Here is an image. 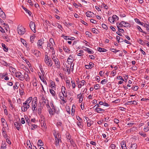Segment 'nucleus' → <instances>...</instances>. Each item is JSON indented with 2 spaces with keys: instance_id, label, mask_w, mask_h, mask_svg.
<instances>
[{
  "instance_id": "1",
  "label": "nucleus",
  "mask_w": 149,
  "mask_h": 149,
  "mask_svg": "<svg viewBox=\"0 0 149 149\" xmlns=\"http://www.w3.org/2000/svg\"><path fill=\"white\" fill-rule=\"evenodd\" d=\"M45 63L49 67H51L53 63L50 58H49L47 56V53H46L45 56Z\"/></svg>"
},
{
  "instance_id": "2",
  "label": "nucleus",
  "mask_w": 149,
  "mask_h": 149,
  "mask_svg": "<svg viewBox=\"0 0 149 149\" xmlns=\"http://www.w3.org/2000/svg\"><path fill=\"white\" fill-rule=\"evenodd\" d=\"M17 30L18 34L21 35H23L26 32L25 29L20 25L18 26Z\"/></svg>"
},
{
  "instance_id": "3",
  "label": "nucleus",
  "mask_w": 149,
  "mask_h": 149,
  "mask_svg": "<svg viewBox=\"0 0 149 149\" xmlns=\"http://www.w3.org/2000/svg\"><path fill=\"white\" fill-rule=\"evenodd\" d=\"M15 76L17 78L21 81H24L23 75L20 72H17L15 73Z\"/></svg>"
},
{
  "instance_id": "4",
  "label": "nucleus",
  "mask_w": 149,
  "mask_h": 149,
  "mask_svg": "<svg viewBox=\"0 0 149 149\" xmlns=\"http://www.w3.org/2000/svg\"><path fill=\"white\" fill-rule=\"evenodd\" d=\"M30 105L28 104L25 102L23 103V105L21 107L22 111L23 112H25L27 111V109L29 108Z\"/></svg>"
},
{
  "instance_id": "5",
  "label": "nucleus",
  "mask_w": 149,
  "mask_h": 149,
  "mask_svg": "<svg viewBox=\"0 0 149 149\" xmlns=\"http://www.w3.org/2000/svg\"><path fill=\"white\" fill-rule=\"evenodd\" d=\"M29 26L31 30L34 33H35L36 32V30L35 29V23L31 21L30 22Z\"/></svg>"
},
{
  "instance_id": "6",
  "label": "nucleus",
  "mask_w": 149,
  "mask_h": 149,
  "mask_svg": "<svg viewBox=\"0 0 149 149\" xmlns=\"http://www.w3.org/2000/svg\"><path fill=\"white\" fill-rule=\"evenodd\" d=\"M32 53L37 57L41 55L40 52L39 51L36 50H32Z\"/></svg>"
},
{
  "instance_id": "7",
  "label": "nucleus",
  "mask_w": 149,
  "mask_h": 149,
  "mask_svg": "<svg viewBox=\"0 0 149 149\" xmlns=\"http://www.w3.org/2000/svg\"><path fill=\"white\" fill-rule=\"evenodd\" d=\"M37 101H35L33 103V101L32 102V110L33 111H35L37 110Z\"/></svg>"
},
{
  "instance_id": "8",
  "label": "nucleus",
  "mask_w": 149,
  "mask_h": 149,
  "mask_svg": "<svg viewBox=\"0 0 149 149\" xmlns=\"http://www.w3.org/2000/svg\"><path fill=\"white\" fill-rule=\"evenodd\" d=\"M73 58L72 55H70L69 56L67 60V61L68 62V64H70L73 62Z\"/></svg>"
},
{
  "instance_id": "9",
  "label": "nucleus",
  "mask_w": 149,
  "mask_h": 149,
  "mask_svg": "<svg viewBox=\"0 0 149 149\" xmlns=\"http://www.w3.org/2000/svg\"><path fill=\"white\" fill-rule=\"evenodd\" d=\"M43 43L44 40L42 39H40L38 40L37 43V45L38 46H39V48H42V45Z\"/></svg>"
},
{
  "instance_id": "10",
  "label": "nucleus",
  "mask_w": 149,
  "mask_h": 149,
  "mask_svg": "<svg viewBox=\"0 0 149 149\" xmlns=\"http://www.w3.org/2000/svg\"><path fill=\"white\" fill-rule=\"evenodd\" d=\"M94 64L92 62H90L88 65H85V67L87 69H90L94 67Z\"/></svg>"
},
{
  "instance_id": "11",
  "label": "nucleus",
  "mask_w": 149,
  "mask_h": 149,
  "mask_svg": "<svg viewBox=\"0 0 149 149\" xmlns=\"http://www.w3.org/2000/svg\"><path fill=\"white\" fill-rule=\"evenodd\" d=\"M94 14L93 13L90 11H88L86 13V15L87 17H94Z\"/></svg>"
},
{
  "instance_id": "12",
  "label": "nucleus",
  "mask_w": 149,
  "mask_h": 149,
  "mask_svg": "<svg viewBox=\"0 0 149 149\" xmlns=\"http://www.w3.org/2000/svg\"><path fill=\"white\" fill-rule=\"evenodd\" d=\"M28 72H26L24 73V75L23 76L24 79H25L26 81L29 80V77L28 74Z\"/></svg>"
},
{
  "instance_id": "13",
  "label": "nucleus",
  "mask_w": 149,
  "mask_h": 149,
  "mask_svg": "<svg viewBox=\"0 0 149 149\" xmlns=\"http://www.w3.org/2000/svg\"><path fill=\"white\" fill-rule=\"evenodd\" d=\"M55 62V65L56 66V68L58 69H59L60 68V63L59 61V60H58L55 61H54Z\"/></svg>"
},
{
  "instance_id": "14",
  "label": "nucleus",
  "mask_w": 149,
  "mask_h": 149,
  "mask_svg": "<svg viewBox=\"0 0 149 149\" xmlns=\"http://www.w3.org/2000/svg\"><path fill=\"white\" fill-rule=\"evenodd\" d=\"M137 102L135 101H128L126 103H125V104H134L135 105H136L137 104Z\"/></svg>"
},
{
  "instance_id": "15",
  "label": "nucleus",
  "mask_w": 149,
  "mask_h": 149,
  "mask_svg": "<svg viewBox=\"0 0 149 149\" xmlns=\"http://www.w3.org/2000/svg\"><path fill=\"white\" fill-rule=\"evenodd\" d=\"M121 146L123 149H127L125 142L122 141L121 143Z\"/></svg>"
},
{
  "instance_id": "16",
  "label": "nucleus",
  "mask_w": 149,
  "mask_h": 149,
  "mask_svg": "<svg viewBox=\"0 0 149 149\" xmlns=\"http://www.w3.org/2000/svg\"><path fill=\"white\" fill-rule=\"evenodd\" d=\"M20 125L21 124L20 123H18L17 122H15L14 123L15 127L18 130H19Z\"/></svg>"
},
{
  "instance_id": "17",
  "label": "nucleus",
  "mask_w": 149,
  "mask_h": 149,
  "mask_svg": "<svg viewBox=\"0 0 149 149\" xmlns=\"http://www.w3.org/2000/svg\"><path fill=\"white\" fill-rule=\"evenodd\" d=\"M97 51L101 52H106L107 51V50L106 49L100 47H97Z\"/></svg>"
},
{
  "instance_id": "18",
  "label": "nucleus",
  "mask_w": 149,
  "mask_h": 149,
  "mask_svg": "<svg viewBox=\"0 0 149 149\" xmlns=\"http://www.w3.org/2000/svg\"><path fill=\"white\" fill-rule=\"evenodd\" d=\"M95 110H96V111L97 113H101L102 112H103L104 111V109H103L102 108H99V107L97 108H95Z\"/></svg>"
},
{
  "instance_id": "19",
  "label": "nucleus",
  "mask_w": 149,
  "mask_h": 149,
  "mask_svg": "<svg viewBox=\"0 0 149 149\" xmlns=\"http://www.w3.org/2000/svg\"><path fill=\"white\" fill-rule=\"evenodd\" d=\"M59 141L61 142V141L60 139H59L58 138L55 139V144L56 146H58L59 145Z\"/></svg>"
},
{
  "instance_id": "20",
  "label": "nucleus",
  "mask_w": 149,
  "mask_h": 149,
  "mask_svg": "<svg viewBox=\"0 0 149 149\" xmlns=\"http://www.w3.org/2000/svg\"><path fill=\"white\" fill-rule=\"evenodd\" d=\"M137 41L139 43L143 45H144L145 44V41H144L140 39H138Z\"/></svg>"
},
{
  "instance_id": "21",
  "label": "nucleus",
  "mask_w": 149,
  "mask_h": 149,
  "mask_svg": "<svg viewBox=\"0 0 149 149\" xmlns=\"http://www.w3.org/2000/svg\"><path fill=\"white\" fill-rule=\"evenodd\" d=\"M22 8L26 12V13H27L30 16H31V12L28 10L27 9L25 8L23 6H22Z\"/></svg>"
},
{
  "instance_id": "22",
  "label": "nucleus",
  "mask_w": 149,
  "mask_h": 149,
  "mask_svg": "<svg viewBox=\"0 0 149 149\" xmlns=\"http://www.w3.org/2000/svg\"><path fill=\"white\" fill-rule=\"evenodd\" d=\"M2 46L4 51L6 52H7L8 50V48L6 45L2 43Z\"/></svg>"
},
{
  "instance_id": "23",
  "label": "nucleus",
  "mask_w": 149,
  "mask_h": 149,
  "mask_svg": "<svg viewBox=\"0 0 149 149\" xmlns=\"http://www.w3.org/2000/svg\"><path fill=\"white\" fill-rule=\"evenodd\" d=\"M32 100V97H29L24 102L28 104H29L31 102Z\"/></svg>"
},
{
  "instance_id": "24",
  "label": "nucleus",
  "mask_w": 149,
  "mask_h": 149,
  "mask_svg": "<svg viewBox=\"0 0 149 149\" xmlns=\"http://www.w3.org/2000/svg\"><path fill=\"white\" fill-rule=\"evenodd\" d=\"M122 22L123 23V26L125 27H130V24L124 21H122Z\"/></svg>"
},
{
  "instance_id": "25",
  "label": "nucleus",
  "mask_w": 149,
  "mask_h": 149,
  "mask_svg": "<svg viewBox=\"0 0 149 149\" xmlns=\"http://www.w3.org/2000/svg\"><path fill=\"white\" fill-rule=\"evenodd\" d=\"M0 15L3 18H5V14L2 10L0 11Z\"/></svg>"
},
{
  "instance_id": "26",
  "label": "nucleus",
  "mask_w": 149,
  "mask_h": 149,
  "mask_svg": "<svg viewBox=\"0 0 149 149\" xmlns=\"http://www.w3.org/2000/svg\"><path fill=\"white\" fill-rule=\"evenodd\" d=\"M137 148V144L136 143L132 144L130 149H136Z\"/></svg>"
},
{
  "instance_id": "27",
  "label": "nucleus",
  "mask_w": 149,
  "mask_h": 149,
  "mask_svg": "<svg viewBox=\"0 0 149 149\" xmlns=\"http://www.w3.org/2000/svg\"><path fill=\"white\" fill-rule=\"evenodd\" d=\"M81 82L82 84H79L78 85V87L79 88H80L82 86H84V83L86 82L84 80H82L81 81Z\"/></svg>"
},
{
  "instance_id": "28",
  "label": "nucleus",
  "mask_w": 149,
  "mask_h": 149,
  "mask_svg": "<svg viewBox=\"0 0 149 149\" xmlns=\"http://www.w3.org/2000/svg\"><path fill=\"white\" fill-rule=\"evenodd\" d=\"M54 135L55 137V139L58 138L59 139L60 137H59L60 135L58 133H57L56 132H55L54 133Z\"/></svg>"
},
{
  "instance_id": "29",
  "label": "nucleus",
  "mask_w": 149,
  "mask_h": 149,
  "mask_svg": "<svg viewBox=\"0 0 149 149\" xmlns=\"http://www.w3.org/2000/svg\"><path fill=\"white\" fill-rule=\"evenodd\" d=\"M41 125L42 128H44L45 127L46 123H45L44 120H42L41 122Z\"/></svg>"
},
{
  "instance_id": "30",
  "label": "nucleus",
  "mask_w": 149,
  "mask_h": 149,
  "mask_svg": "<svg viewBox=\"0 0 149 149\" xmlns=\"http://www.w3.org/2000/svg\"><path fill=\"white\" fill-rule=\"evenodd\" d=\"M116 24L118 28H121L123 26V23L122 22L119 23H117Z\"/></svg>"
},
{
  "instance_id": "31",
  "label": "nucleus",
  "mask_w": 149,
  "mask_h": 149,
  "mask_svg": "<svg viewBox=\"0 0 149 149\" xmlns=\"http://www.w3.org/2000/svg\"><path fill=\"white\" fill-rule=\"evenodd\" d=\"M38 145L39 146H42L43 145V143L41 140H39L38 142Z\"/></svg>"
},
{
  "instance_id": "32",
  "label": "nucleus",
  "mask_w": 149,
  "mask_h": 149,
  "mask_svg": "<svg viewBox=\"0 0 149 149\" xmlns=\"http://www.w3.org/2000/svg\"><path fill=\"white\" fill-rule=\"evenodd\" d=\"M10 68V70L12 71V72L13 74L15 73H15L17 72H16V69L12 67H11Z\"/></svg>"
},
{
  "instance_id": "33",
  "label": "nucleus",
  "mask_w": 149,
  "mask_h": 149,
  "mask_svg": "<svg viewBox=\"0 0 149 149\" xmlns=\"http://www.w3.org/2000/svg\"><path fill=\"white\" fill-rule=\"evenodd\" d=\"M41 100L42 101V102L43 105L46 104V103L47 102H46V99L45 98H44L43 96L41 98Z\"/></svg>"
},
{
  "instance_id": "34",
  "label": "nucleus",
  "mask_w": 149,
  "mask_h": 149,
  "mask_svg": "<svg viewBox=\"0 0 149 149\" xmlns=\"http://www.w3.org/2000/svg\"><path fill=\"white\" fill-rule=\"evenodd\" d=\"M108 20L112 24H114V20L113 19L112 17H110L108 19Z\"/></svg>"
},
{
  "instance_id": "35",
  "label": "nucleus",
  "mask_w": 149,
  "mask_h": 149,
  "mask_svg": "<svg viewBox=\"0 0 149 149\" xmlns=\"http://www.w3.org/2000/svg\"><path fill=\"white\" fill-rule=\"evenodd\" d=\"M87 49L85 51H86L88 53L90 54H92L94 53L93 51L92 50H90L89 49L86 48Z\"/></svg>"
},
{
  "instance_id": "36",
  "label": "nucleus",
  "mask_w": 149,
  "mask_h": 149,
  "mask_svg": "<svg viewBox=\"0 0 149 149\" xmlns=\"http://www.w3.org/2000/svg\"><path fill=\"white\" fill-rule=\"evenodd\" d=\"M66 86L70 88V80H66Z\"/></svg>"
},
{
  "instance_id": "37",
  "label": "nucleus",
  "mask_w": 149,
  "mask_h": 149,
  "mask_svg": "<svg viewBox=\"0 0 149 149\" xmlns=\"http://www.w3.org/2000/svg\"><path fill=\"white\" fill-rule=\"evenodd\" d=\"M50 92L52 94L53 96H54L55 95V91L52 89H50Z\"/></svg>"
},
{
  "instance_id": "38",
  "label": "nucleus",
  "mask_w": 149,
  "mask_h": 149,
  "mask_svg": "<svg viewBox=\"0 0 149 149\" xmlns=\"http://www.w3.org/2000/svg\"><path fill=\"white\" fill-rule=\"evenodd\" d=\"M21 41L25 46H27V43L24 40L21 39Z\"/></svg>"
},
{
  "instance_id": "39",
  "label": "nucleus",
  "mask_w": 149,
  "mask_h": 149,
  "mask_svg": "<svg viewBox=\"0 0 149 149\" xmlns=\"http://www.w3.org/2000/svg\"><path fill=\"white\" fill-rule=\"evenodd\" d=\"M39 77L41 80L46 85H47V83L46 81L45 80L43 77H42L41 76Z\"/></svg>"
},
{
  "instance_id": "40",
  "label": "nucleus",
  "mask_w": 149,
  "mask_h": 149,
  "mask_svg": "<svg viewBox=\"0 0 149 149\" xmlns=\"http://www.w3.org/2000/svg\"><path fill=\"white\" fill-rule=\"evenodd\" d=\"M35 36L34 35H33V36H32L30 38V40L31 42L32 43H33L34 42V39L35 38Z\"/></svg>"
},
{
  "instance_id": "41",
  "label": "nucleus",
  "mask_w": 149,
  "mask_h": 149,
  "mask_svg": "<svg viewBox=\"0 0 149 149\" xmlns=\"http://www.w3.org/2000/svg\"><path fill=\"white\" fill-rule=\"evenodd\" d=\"M107 82V79H104L101 81V83L102 84H106Z\"/></svg>"
},
{
  "instance_id": "42",
  "label": "nucleus",
  "mask_w": 149,
  "mask_h": 149,
  "mask_svg": "<svg viewBox=\"0 0 149 149\" xmlns=\"http://www.w3.org/2000/svg\"><path fill=\"white\" fill-rule=\"evenodd\" d=\"M63 49L65 52H68L70 51V50L66 47H63Z\"/></svg>"
},
{
  "instance_id": "43",
  "label": "nucleus",
  "mask_w": 149,
  "mask_h": 149,
  "mask_svg": "<svg viewBox=\"0 0 149 149\" xmlns=\"http://www.w3.org/2000/svg\"><path fill=\"white\" fill-rule=\"evenodd\" d=\"M94 87L95 89L98 90L100 88V86L99 84H97L95 85Z\"/></svg>"
},
{
  "instance_id": "44",
  "label": "nucleus",
  "mask_w": 149,
  "mask_h": 149,
  "mask_svg": "<svg viewBox=\"0 0 149 149\" xmlns=\"http://www.w3.org/2000/svg\"><path fill=\"white\" fill-rule=\"evenodd\" d=\"M60 99L62 101H63L64 102H66V100H64V96L63 95L62 96H60Z\"/></svg>"
},
{
  "instance_id": "45",
  "label": "nucleus",
  "mask_w": 149,
  "mask_h": 149,
  "mask_svg": "<svg viewBox=\"0 0 149 149\" xmlns=\"http://www.w3.org/2000/svg\"><path fill=\"white\" fill-rule=\"evenodd\" d=\"M135 21L136 22L140 24L141 25H143V23H141L139 19H138L136 18L135 19Z\"/></svg>"
},
{
  "instance_id": "46",
  "label": "nucleus",
  "mask_w": 149,
  "mask_h": 149,
  "mask_svg": "<svg viewBox=\"0 0 149 149\" xmlns=\"http://www.w3.org/2000/svg\"><path fill=\"white\" fill-rule=\"evenodd\" d=\"M102 27L103 28H104V29H105L106 30H107L108 29L107 25L104 24H102Z\"/></svg>"
},
{
  "instance_id": "47",
  "label": "nucleus",
  "mask_w": 149,
  "mask_h": 149,
  "mask_svg": "<svg viewBox=\"0 0 149 149\" xmlns=\"http://www.w3.org/2000/svg\"><path fill=\"white\" fill-rule=\"evenodd\" d=\"M112 17L113 18V19L114 20V22L115 21V19H117L118 20V17L116 15H113Z\"/></svg>"
},
{
  "instance_id": "48",
  "label": "nucleus",
  "mask_w": 149,
  "mask_h": 149,
  "mask_svg": "<svg viewBox=\"0 0 149 149\" xmlns=\"http://www.w3.org/2000/svg\"><path fill=\"white\" fill-rule=\"evenodd\" d=\"M132 88L133 90L134 91H136L138 90V89L139 88V87L137 86H132Z\"/></svg>"
},
{
  "instance_id": "49",
  "label": "nucleus",
  "mask_w": 149,
  "mask_h": 149,
  "mask_svg": "<svg viewBox=\"0 0 149 149\" xmlns=\"http://www.w3.org/2000/svg\"><path fill=\"white\" fill-rule=\"evenodd\" d=\"M9 102L10 103L9 107H10V108H11L12 109H13L14 108V107L13 104L12 103L11 101V100H9Z\"/></svg>"
},
{
  "instance_id": "50",
  "label": "nucleus",
  "mask_w": 149,
  "mask_h": 149,
  "mask_svg": "<svg viewBox=\"0 0 149 149\" xmlns=\"http://www.w3.org/2000/svg\"><path fill=\"white\" fill-rule=\"evenodd\" d=\"M52 59L54 62L58 60L56 56H52Z\"/></svg>"
},
{
  "instance_id": "51",
  "label": "nucleus",
  "mask_w": 149,
  "mask_h": 149,
  "mask_svg": "<svg viewBox=\"0 0 149 149\" xmlns=\"http://www.w3.org/2000/svg\"><path fill=\"white\" fill-rule=\"evenodd\" d=\"M1 63L4 65L7 66V65H8V63L3 61L1 62Z\"/></svg>"
},
{
  "instance_id": "52",
  "label": "nucleus",
  "mask_w": 149,
  "mask_h": 149,
  "mask_svg": "<svg viewBox=\"0 0 149 149\" xmlns=\"http://www.w3.org/2000/svg\"><path fill=\"white\" fill-rule=\"evenodd\" d=\"M51 106L52 107V109L54 110V111L55 112V109L54 107V106L52 102H50Z\"/></svg>"
},
{
  "instance_id": "53",
  "label": "nucleus",
  "mask_w": 149,
  "mask_h": 149,
  "mask_svg": "<svg viewBox=\"0 0 149 149\" xmlns=\"http://www.w3.org/2000/svg\"><path fill=\"white\" fill-rule=\"evenodd\" d=\"M81 98H83V94H81V93H80L79 94H78L77 95V97L78 98L80 99V98H81Z\"/></svg>"
},
{
  "instance_id": "54",
  "label": "nucleus",
  "mask_w": 149,
  "mask_h": 149,
  "mask_svg": "<svg viewBox=\"0 0 149 149\" xmlns=\"http://www.w3.org/2000/svg\"><path fill=\"white\" fill-rule=\"evenodd\" d=\"M111 51L113 52L116 53L119 51V50H116L115 49H111Z\"/></svg>"
},
{
  "instance_id": "55",
  "label": "nucleus",
  "mask_w": 149,
  "mask_h": 149,
  "mask_svg": "<svg viewBox=\"0 0 149 149\" xmlns=\"http://www.w3.org/2000/svg\"><path fill=\"white\" fill-rule=\"evenodd\" d=\"M71 83L72 84V86L73 88H74L75 87L76 85L74 83V81H71Z\"/></svg>"
},
{
  "instance_id": "56",
  "label": "nucleus",
  "mask_w": 149,
  "mask_h": 149,
  "mask_svg": "<svg viewBox=\"0 0 149 149\" xmlns=\"http://www.w3.org/2000/svg\"><path fill=\"white\" fill-rule=\"evenodd\" d=\"M25 118L26 122H27L29 124V122L30 121L29 119L28 118L27 116H25Z\"/></svg>"
},
{
  "instance_id": "57",
  "label": "nucleus",
  "mask_w": 149,
  "mask_h": 149,
  "mask_svg": "<svg viewBox=\"0 0 149 149\" xmlns=\"http://www.w3.org/2000/svg\"><path fill=\"white\" fill-rule=\"evenodd\" d=\"M145 27H146L147 30L149 32V24H146L145 25Z\"/></svg>"
},
{
  "instance_id": "58",
  "label": "nucleus",
  "mask_w": 149,
  "mask_h": 149,
  "mask_svg": "<svg viewBox=\"0 0 149 149\" xmlns=\"http://www.w3.org/2000/svg\"><path fill=\"white\" fill-rule=\"evenodd\" d=\"M33 127L31 128V129L32 130H34L37 127V125H32Z\"/></svg>"
},
{
  "instance_id": "59",
  "label": "nucleus",
  "mask_w": 149,
  "mask_h": 149,
  "mask_svg": "<svg viewBox=\"0 0 149 149\" xmlns=\"http://www.w3.org/2000/svg\"><path fill=\"white\" fill-rule=\"evenodd\" d=\"M90 22L91 23H92L94 24H96V22H97V21L95 20H94L93 19H91Z\"/></svg>"
},
{
  "instance_id": "60",
  "label": "nucleus",
  "mask_w": 149,
  "mask_h": 149,
  "mask_svg": "<svg viewBox=\"0 0 149 149\" xmlns=\"http://www.w3.org/2000/svg\"><path fill=\"white\" fill-rule=\"evenodd\" d=\"M110 147L112 149H114L116 147V146L114 144H112L111 145Z\"/></svg>"
},
{
  "instance_id": "61",
  "label": "nucleus",
  "mask_w": 149,
  "mask_h": 149,
  "mask_svg": "<svg viewBox=\"0 0 149 149\" xmlns=\"http://www.w3.org/2000/svg\"><path fill=\"white\" fill-rule=\"evenodd\" d=\"M67 71L68 72V74H70V70L69 68V67H67Z\"/></svg>"
},
{
  "instance_id": "62",
  "label": "nucleus",
  "mask_w": 149,
  "mask_h": 149,
  "mask_svg": "<svg viewBox=\"0 0 149 149\" xmlns=\"http://www.w3.org/2000/svg\"><path fill=\"white\" fill-rule=\"evenodd\" d=\"M49 114L50 115H54V114L53 113L52 110L51 108H50V110H49Z\"/></svg>"
},
{
  "instance_id": "63",
  "label": "nucleus",
  "mask_w": 149,
  "mask_h": 149,
  "mask_svg": "<svg viewBox=\"0 0 149 149\" xmlns=\"http://www.w3.org/2000/svg\"><path fill=\"white\" fill-rule=\"evenodd\" d=\"M27 2L30 4V5L31 6H33V4L31 0H28Z\"/></svg>"
},
{
  "instance_id": "64",
  "label": "nucleus",
  "mask_w": 149,
  "mask_h": 149,
  "mask_svg": "<svg viewBox=\"0 0 149 149\" xmlns=\"http://www.w3.org/2000/svg\"><path fill=\"white\" fill-rule=\"evenodd\" d=\"M0 31L2 33H4L5 31L4 29L0 26Z\"/></svg>"
}]
</instances>
